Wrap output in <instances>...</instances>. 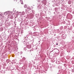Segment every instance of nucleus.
Here are the masks:
<instances>
[{"label":"nucleus","mask_w":74,"mask_h":74,"mask_svg":"<svg viewBox=\"0 0 74 74\" xmlns=\"http://www.w3.org/2000/svg\"><path fill=\"white\" fill-rule=\"evenodd\" d=\"M28 48L29 49L31 48V46L30 45H28L27 46Z\"/></svg>","instance_id":"2"},{"label":"nucleus","mask_w":74,"mask_h":74,"mask_svg":"<svg viewBox=\"0 0 74 74\" xmlns=\"http://www.w3.org/2000/svg\"><path fill=\"white\" fill-rule=\"evenodd\" d=\"M20 1L21 4H23V1L22 0H20Z\"/></svg>","instance_id":"1"},{"label":"nucleus","mask_w":74,"mask_h":74,"mask_svg":"<svg viewBox=\"0 0 74 74\" xmlns=\"http://www.w3.org/2000/svg\"><path fill=\"white\" fill-rule=\"evenodd\" d=\"M24 8H27V6L26 4H25L24 5Z\"/></svg>","instance_id":"3"},{"label":"nucleus","mask_w":74,"mask_h":74,"mask_svg":"<svg viewBox=\"0 0 74 74\" xmlns=\"http://www.w3.org/2000/svg\"><path fill=\"white\" fill-rule=\"evenodd\" d=\"M0 16H3V14H0Z\"/></svg>","instance_id":"4"},{"label":"nucleus","mask_w":74,"mask_h":74,"mask_svg":"<svg viewBox=\"0 0 74 74\" xmlns=\"http://www.w3.org/2000/svg\"><path fill=\"white\" fill-rule=\"evenodd\" d=\"M7 13V12H5L4 13V14L5 15V13Z\"/></svg>","instance_id":"5"},{"label":"nucleus","mask_w":74,"mask_h":74,"mask_svg":"<svg viewBox=\"0 0 74 74\" xmlns=\"http://www.w3.org/2000/svg\"><path fill=\"white\" fill-rule=\"evenodd\" d=\"M56 45H58V43H57V44H56Z\"/></svg>","instance_id":"6"}]
</instances>
